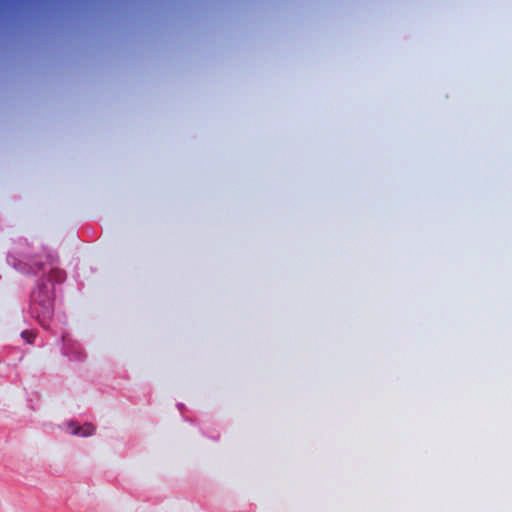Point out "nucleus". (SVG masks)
<instances>
[{
	"instance_id": "39448f33",
	"label": "nucleus",
	"mask_w": 512,
	"mask_h": 512,
	"mask_svg": "<svg viewBox=\"0 0 512 512\" xmlns=\"http://www.w3.org/2000/svg\"><path fill=\"white\" fill-rule=\"evenodd\" d=\"M36 265L38 266V269L41 270L42 269V264H38L36 263Z\"/></svg>"
},
{
	"instance_id": "f257e3e1",
	"label": "nucleus",
	"mask_w": 512,
	"mask_h": 512,
	"mask_svg": "<svg viewBox=\"0 0 512 512\" xmlns=\"http://www.w3.org/2000/svg\"><path fill=\"white\" fill-rule=\"evenodd\" d=\"M30 309L43 325L50 320L54 309L53 287L44 283L39 284L31 295Z\"/></svg>"
},
{
	"instance_id": "f03ea898",
	"label": "nucleus",
	"mask_w": 512,
	"mask_h": 512,
	"mask_svg": "<svg viewBox=\"0 0 512 512\" xmlns=\"http://www.w3.org/2000/svg\"><path fill=\"white\" fill-rule=\"evenodd\" d=\"M94 431L95 427L90 423H86L82 427L76 426L73 429L72 434L87 437L93 435Z\"/></svg>"
},
{
	"instance_id": "7ed1b4c3",
	"label": "nucleus",
	"mask_w": 512,
	"mask_h": 512,
	"mask_svg": "<svg viewBox=\"0 0 512 512\" xmlns=\"http://www.w3.org/2000/svg\"><path fill=\"white\" fill-rule=\"evenodd\" d=\"M65 279V272L58 268H52L49 275V280L55 282H62Z\"/></svg>"
},
{
	"instance_id": "20e7f679",
	"label": "nucleus",
	"mask_w": 512,
	"mask_h": 512,
	"mask_svg": "<svg viewBox=\"0 0 512 512\" xmlns=\"http://www.w3.org/2000/svg\"><path fill=\"white\" fill-rule=\"evenodd\" d=\"M48 263H49L50 265H53V263H54V258H53L52 256H48Z\"/></svg>"
}]
</instances>
